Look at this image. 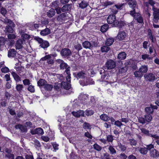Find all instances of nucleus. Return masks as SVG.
<instances>
[{"mask_svg": "<svg viewBox=\"0 0 159 159\" xmlns=\"http://www.w3.org/2000/svg\"><path fill=\"white\" fill-rule=\"evenodd\" d=\"M145 111L147 114L150 115V114L153 113V108L151 106L150 107H147L145 108Z\"/></svg>", "mask_w": 159, "mask_h": 159, "instance_id": "nucleus-32", "label": "nucleus"}, {"mask_svg": "<svg viewBox=\"0 0 159 159\" xmlns=\"http://www.w3.org/2000/svg\"><path fill=\"white\" fill-rule=\"evenodd\" d=\"M65 72L66 73L67 75L66 77V79L68 82H70L71 78L70 75V70H65Z\"/></svg>", "mask_w": 159, "mask_h": 159, "instance_id": "nucleus-42", "label": "nucleus"}, {"mask_svg": "<svg viewBox=\"0 0 159 159\" xmlns=\"http://www.w3.org/2000/svg\"><path fill=\"white\" fill-rule=\"evenodd\" d=\"M118 147L121 151L123 152L125 151L126 149V147L124 145H122L120 143H118Z\"/></svg>", "mask_w": 159, "mask_h": 159, "instance_id": "nucleus-43", "label": "nucleus"}, {"mask_svg": "<svg viewBox=\"0 0 159 159\" xmlns=\"http://www.w3.org/2000/svg\"><path fill=\"white\" fill-rule=\"evenodd\" d=\"M23 86L22 84H18L16 85V89L17 91L20 92L22 90Z\"/></svg>", "mask_w": 159, "mask_h": 159, "instance_id": "nucleus-50", "label": "nucleus"}, {"mask_svg": "<svg viewBox=\"0 0 159 159\" xmlns=\"http://www.w3.org/2000/svg\"><path fill=\"white\" fill-rule=\"evenodd\" d=\"M129 7L132 9L131 11H135L136 9L138 8L137 2L135 0H129L127 2Z\"/></svg>", "mask_w": 159, "mask_h": 159, "instance_id": "nucleus-5", "label": "nucleus"}, {"mask_svg": "<svg viewBox=\"0 0 159 159\" xmlns=\"http://www.w3.org/2000/svg\"><path fill=\"white\" fill-rule=\"evenodd\" d=\"M138 121L142 124H144L145 123L146 120L145 118L143 117H140L138 119Z\"/></svg>", "mask_w": 159, "mask_h": 159, "instance_id": "nucleus-63", "label": "nucleus"}, {"mask_svg": "<svg viewBox=\"0 0 159 159\" xmlns=\"http://www.w3.org/2000/svg\"><path fill=\"white\" fill-rule=\"evenodd\" d=\"M60 53L62 57H66L71 55V52L69 49L65 48L61 49Z\"/></svg>", "mask_w": 159, "mask_h": 159, "instance_id": "nucleus-4", "label": "nucleus"}, {"mask_svg": "<svg viewBox=\"0 0 159 159\" xmlns=\"http://www.w3.org/2000/svg\"><path fill=\"white\" fill-rule=\"evenodd\" d=\"M142 58L143 59L145 60L146 59L148 60H150L152 58L149 57V55L147 54H145L142 56Z\"/></svg>", "mask_w": 159, "mask_h": 159, "instance_id": "nucleus-58", "label": "nucleus"}, {"mask_svg": "<svg viewBox=\"0 0 159 159\" xmlns=\"http://www.w3.org/2000/svg\"><path fill=\"white\" fill-rule=\"evenodd\" d=\"M71 5L69 4H67L64 5L61 8V11L63 12L70 11L71 9Z\"/></svg>", "mask_w": 159, "mask_h": 159, "instance_id": "nucleus-15", "label": "nucleus"}, {"mask_svg": "<svg viewBox=\"0 0 159 159\" xmlns=\"http://www.w3.org/2000/svg\"><path fill=\"white\" fill-rule=\"evenodd\" d=\"M6 41V39L4 37L2 36L0 37V46L1 45H4Z\"/></svg>", "mask_w": 159, "mask_h": 159, "instance_id": "nucleus-52", "label": "nucleus"}, {"mask_svg": "<svg viewBox=\"0 0 159 159\" xmlns=\"http://www.w3.org/2000/svg\"><path fill=\"white\" fill-rule=\"evenodd\" d=\"M14 25H13L12 26L14 27ZM11 25V26L7 25L6 26L5 31V32H8L10 33H12L13 32V30L11 27L12 26Z\"/></svg>", "mask_w": 159, "mask_h": 159, "instance_id": "nucleus-28", "label": "nucleus"}, {"mask_svg": "<svg viewBox=\"0 0 159 159\" xmlns=\"http://www.w3.org/2000/svg\"><path fill=\"white\" fill-rule=\"evenodd\" d=\"M60 67L61 69H62L69 70L70 68L69 66L64 62L61 65H60Z\"/></svg>", "mask_w": 159, "mask_h": 159, "instance_id": "nucleus-30", "label": "nucleus"}, {"mask_svg": "<svg viewBox=\"0 0 159 159\" xmlns=\"http://www.w3.org/2000/svg\"><path fill=\"white\" fill-rule=\"evenodd\" d=\"M55 10L53 8H51L47 12V15L48 17L51 18L55 15Z\"/></svg>", "mask_w": 159, "mask_h": 159, "instance_id": "nucleus-20", "label": "nucleus"}, {"mask_svg": "<svg viewBox=\"0 0 159 159\" xmlns=\"http://www.w3.org/2000/svg\"><path fill=\"white\" fill-rule=\"evenodd\" d=\"M136 149H138V151L141 154L145 155L148 152V149L146 148V147H138Z\"/></svg>", "mask_w": 159, "mask_h": 159, "instance_id": "nucleus-18", "label": "nucleus"}, {"mask_svg": "<svg viewBox=\"0 0 159 159\" xmlns=\"http://www.w3.org/2000/svg\"><path fill=\"white\" fill-rule=\"evenodd\" d=\"M129 141L130 144L132 146H136L137 144V142L136 140L133 139H129Z\"/></svg>", "mask_w": 159, "mask_h": 159, "instance_id": "nucleus-41", "label": "nucleus"}, {"mask_svg": "<svg viewBox=\"0 0 159 159\" xmlns=\"http://www.w3.org/2000/svg\"><path fill=\"white\" fill-rule=\"evenodd\" d=\"M34 134L42 135L44 134V132L41 128H38L35 129Z\"/></svg>", "mask_w": 159, "mask_h": 159, "instance_id": "nucleus-27", "label": "nucleus"}, {"mask_svg": "<svg viewBox=\"0 0 159 159\" xmlns=\"http://www.w3.org/2000/svg\"><path fill=\"white\" fill-rule=\"evenodd\" d=\"M88 74L86 72L81 71L77 73H74L73 74L77 79H83L82 80L80 81V83L81 85L84 86L89 84H93L94 83L93 81L91 82L90 80L87 78Z\"/></svg>", "mask_w": 159, "mask_h": 159, "instance_id": "nucleus-1", "label": "nucleus"}, {"mask_svg": "<svg viewBox=\"0 0 159 159\" xmlns=\"http://www.w3.org/2000/svg\"><path fill=\"white\" fill-rule=\"evenodd\" d=\"M52 145L54 149L53 151L56 152V150L59 149V145L56 143H52Z\"/></svg>", "mask_w": 159, "mask_h": 159, "instance_id": "nucleus-53", "label": "nucleus"}, {"mask_svg": "<svg viewBox=\"0 0 159 159\" xmlns=\"http://www.w3.org/2000/svg\"><path fill=\"white\" fill-rule=\"evenodd\" d=\"M109 49L110 48L106 46H103L101 48V50L102 52H107Z\"/></svg>", "mask_w": 159, "mask_h": 159, "instance_id": "nucleus-47", "label": "nucleus"}, {"mask_svg": "<svg viewBox=\"0 0 159 159\" xmlns=\"http://www.w3.org/2000/svg\"><path fill=\"white\" fill-rule=\"evenodd\" d=\"M107 140V142L112 143L114 139L113 136L111 135H106Z\"/></svg>", "mask_w": 159, "mask_h": 159, "instance_id": "nucleus-38", "label": "nucleus"}, {"mask_svg": "<svg viewBox=\"0 0 159 159\" xmlns=\"http://www.w3.org/2000/svg\"><path fill=\"white\" fill-rule=\"evenodd\" d=\"M150 155L151 156L153 157H157L159 156V152L157 150L153 149L151 150L150 151Z\"/></svg>", "mask_w": 159, "mask_h": 159, "instance_id": "nucleus-16", "label": "nucleus"}, {"mask_svg": "<svg viewBox=\"0 0 159 159\" xmlns=\"http://www.w3.org/2000/svg\"><path fill=\"white\" fill-rule=\"evenodd\" d=\"M41 138L43 141L45 142H47L49 140V138L47 136H42Z\"/></svg>", "mask_w": 159, "mask_h": 159, "instance_id": "nucleus-64", "label": "nucleus"}, {"mask_svg": "<svg viewBox=\"0 0 159 159\" xmlns=\"http://www.w3.org/2000/svg\"><path fill=\"white\" fill-rule=\"evenodd\" d=\"M126 54L125 52H120L118 55L117 58L118 59L120 60L125 59L126 57Z\"/></svg>", "mask_w": 159, "mask_h": 159, "instance_id": "nucleus-22", "label": "nucleus"}, {"mask_svg": "<svg viewBox=\"0 0 159 159\" xmlns=\"http://www.w3.org/2000/svg\"><path fill=\"white\" fill-rule=\"evenodd\" d=\"M50 33V30L48 28H46L45 29L42 30L40 32L41 35L45 36L48 34Z\"/></svg>", "mask_w": 159, "mask_h": 159, "instance_id": "nucleus-24", "label": "nucleus"}, {"mask_svg": "<svg viewBox=\"0 0 159 159\" xmlns=\"http://www.w3.org/2000/svg\"><path fill=\"white\" fill-rule=\"evenodd\" d=\"M93 111L91 110H86L85 114L87 116L92 115L93 114Z\"/></svg>", "mask_w": 159, "mask_h": 159, "instance_id": "nucleus-62", "label": "nucleus"}, {"mask_svg": "<svg viewBox=\"0 0 159 159\" xmlns=\"http://www.w3.org/2000/svg\"><path fill=\"white\" fill-rule=\"evenodd\" d=\"M49 46V42L46 41H43L40 45V47L44 49L47 48Z\"/></svg>", "mask_w": 159, "mask_h": 159, "instance_id": "nucleus-26", "label": "nucleus"}, {"mask_svg": "<svg viewBox=\"0 0 159 159\" xmlns=\"http://www.w3.org/2000/svg\"><path fill=\"white\" fill-rule=\"evenodd\" d=\"M145 79L149 81L154 80L155 79L154 75L152 73L146 74L144 75Z\"/></svg>", "mask_w": 159, "mask_h": 159, "instance_id": "nucleus-8", "label": "nucleus"}, {"mask_svg": "<svg viewBox=\"0 0 159 159\" xmlns=\"http://www.w3.org/2000/svg\"><path fill=\"white\" fill-rule=\"evenodd\" d=\"M59 2L58 1H55L52 2L51 4V6L54 8H57L58 7Z\"/></svg>", "mask_w": 159, "mask_h": 159, "instance_id": "nucleus-46", "label": "nucleus"}, {"mask_svg": "<svg viewBox=\"0 0 159 159\" xmlns=\"http://www.w3.org/2000/svg\"><path fill=\"white\" fill-rule=\"evenodd\" d=\"M114 124L117 127H119V128H120L121 126L123 125L122 123L119 120H117L115 121V122Z\"/></svg>", "mask_w": 159, "mask_h": 159, "instance_id": "nucleus-61", "label": "nucleus"}, {"mask_svg": "<svg viewBox=\"0 0 159 159\" xmlns=\"http://www.w3.org/2000/svg\"><path fill=\"white\" fill-rule=\"evenodd\" d=\"M152 10L153 11V21L155 23H157L158 20L159 18V9L155 8L153 7Z\"/></svg>", "mask_w": 159, "mask_h": 159, "instance_id": "nucleus-3", "label": "nucleus"}, {"mask_svg": "<svg viewBox=\"0 0 159 159\" xmlns=\"http://www.w3.org/2000/svg\"><path fill=\"white\" fill-rule=\"evenodd\" d=\"M47 83L46 81L44 79H41L38 82V85L39 86H44Z\"/></svg>", "mask_w": 159, "mask_h": 159, "instance_id": "nucleus-34", "label": "nucleus"}, {"mask_svg": "<svg viewBox=\"0 0 159 159\" xmlns=\"http://www.w3.org/2000/svg\"><path fill=\"white\" fill-rule=\"evenodd\" d=\"M11 74L16 82H18L21 80L20 78L16 73L12 72Z\"/></svg>", "mask_w": 159, "mask_h": 159, "instance_id": "nucleus-31", "label": "nucleus"}, {"mask_svg": "<svg viewBox=\"0 0 159 159\" xmlns=\"http://www.w3.org/2000/svg\"><path fill=\"white\" fill-rule=\"evenodd\" d=\"M126 37L125 32L123 31H120L117 34L116 38L120 40H124Z\"/></svg>", "mask_w": 159, "mask_h": 159, "instance_id": "nucleus-10", "label": "nucleus"}, {"mask_svg": "<svg viewBox=\"0 0 159 159\" xmlns=\"http://www.w3.org/2000/svg\"><path fill=\"white\" fill-rule=\"evenodd\" d=\"M146 121L148 122H150L152 119V116L149 114H146L144 116Z\"/></svg>", "mask_w": 159, "mask_h": 159, "instance_id": "nucleus-40", "label": "nucleus"}, {"mask_svg": "<svg viewBox=\"0 0 159 159\" xmlns=\"http://www.w3.org/2000/svg\"><path fill=\"white\" fill-rule=\"evenodd\" d=\"M17 52L14 49H10L8 52V56L9 57H16Z\"/></svg>", "mask_w": 159, "mask_h": 159, "instance_id": "nucleus-11", "label": "nucleus"}, {"mask_svg": "<svg viewBox=\"0 0 159 159\" xmlns=\"http://www.w3.org/2000/svg\"><path fill=\"white\" fill-rule=\"evenodd\" d=\"M141 130L143 134L149 136L151 135V134L149 133V131L147 129L144 128H142L141 129Z\"/></svg>", "mask_w": 159, "mask_h": 159, "instance_id": "nucleus-48", "label": "nucleus"}, {"mask_svg": "<svg viewBox=\"0 0 159 159\" xmlns=\"http://www.w3.org/2000/svg\"><path fill=\"white\" fill-rule=\"evenodd\" d=\"M15 128L16 129H19L21 131L23 132H26L27 131L26 127L20 124L16 125Z\"/></svg>", "mask_w": 159, "mask_h": 159, "instance_id": "nucleus-17", "label": "nucleus"}, {"mask_svg": "<svg viewBox=\"0 0 159 159\" xmlns=\"http://www.w3.org/2000/svg\"><path fill=\"white\" fill-rule=\"evenodd\" d=\"M4 22L6 24H8L9 25H11L12 26H13V25H14L11 20L7 18L4 19Z\"/></svg>", "mask_w": 159, "mask_h": 159, "instance_id": "nucleus-56", "label": "nucleus"}, {"mask_svg": "<svg viewBox=\"0 0 159 159\" xmlns=\"http://www.w3.org/2000/svg\"><path fill=\"white\" fill-rule=\"evenodd\" d=\"M93 148L98 151H100L102 149V148L97 143H95L93 145Z\"/></svg>", "mask_w": 159, "mask_h": 159, "instance_id": "nucleus-44", "label": "nucleus"}, {"mask_svg": "<svg viewBox=\"0 0 159 159\" xmlns=\"http://www.w3.org/2000/svg\"><path fill=\"white\" fill-rule=\"evenodd\" d=\"M116 20V16L114 15H110L108 17L107 21L109 24H113V25L115 26V22Z\"/></svg>", "mask_w": 159, "mask_h": 159, "instance_id": "nucleus-9", "label": "nucleus"}, {"mask_svg": "<svg viewBox=\"0 0 159 159\" xmlns=\"http://www.w3.org/2000/svg\"><path fill=\"white\" fill-rule=\"evenodd\" d=\"M130 14L133 17L135 20H136L138 23H142L143 22V19L140 14L139 12H136L134 10L130 11Z\"/></svg>", "mask_w": 159, "mask_h": 159, "instance_id": "nucleus-2", "label": "nucleus"}, {"mask_svg": "<svg viewBox=\"0 0 159 159\" xmlns=\"http://www.w3.org/2000/svg\"><path fill=\"white\" fill-rule=\"evenodd\" d=\"M34 144L37 149H39L41 146L40 142L37 139L34 141Z\"/></svg>", "mask_w": 159, "mask_h": 159, "instance_id": "nucleus-39", "label": "nucleus"}, {"mask_svg": "<svg viewBox=\"0 0 159 159\" xmlns=\"http://www.w3.org/2000/svg\"><path fill=\"white\" fill-rule=\"evenodd\" d=\"M51 55H46L45 57H42L40 60L41 61H44L46 60H48V59H50L51 58Z\"/></svg>", "mask_w": 159, "mask_h": 159, "instance_id": "nucleus-54", "label": "nucleus"}, {"mask_svg": "<svg viewBox=\"0 0 159 159\" xmlns=\"http://www.w3.org/2000/svg\"><path fill=\"white\" fill-rule=\"evenodd\" d=\"M69 82L63 81L61 84V87L66 90H69L71 87L70 84Z\"/></svg>", "mask_w": 159, "mask_h": 159, "instance_id": "nucleus-13", "label": "nucleus"}, {"mask_svg": "<svg viewBox=\"0 0 159 159\" xmlns=\"http://www.w3.org/2000/svg\"><path fill=\"white\" fill-rule=\"evenodd\" d=\"M114 39L112 38H109L107 39L106 41V44L107 46H111L114 42Z\"/></svg>", "mask_w": 159, "mask_h": 159, "instance_id": "nucleus-29", "label": "nucleus"}, {"mask_svg": "<svg viewBox=\"0 0 159 159\" xmlns=\"http://www.w3.org/2000/svg\"><path fill=\"white\" fill-rule=\"evenodd\" d=\"M146 148L148 149V151L149 150L150 151L151 150L154 149V145L152 144L146 145Z\"/></svg>", "mask_w": 159, "mask_h": 159, "instance_id": "nucleus-60", "label": "nucleus"}, {"mask_svg": "<svg viewBox=\"0 0 159 159\" xmlns=\"http://www.w3.org/2000/svg\"><path fill=\"white\" fill-rule=\"evenodd\" d=\"M45 89L48 91L51 90L53 88V86L52 84H46L44 86Z\"/></svg>", "mask_w": 159, "mask_h": 159, "instance_id": "nucleus-45", "label": "nucleus"}, {"mask_svg": "<svg viewBox=\"0 0 159 159\" xmlns=\"http://www.w3.org/2000/svg\"><path fill=\"white\" fill-rule=\"evenodd\" d=\"M74 47L75 48L78 52L82 48L81 45L79 43H78L77 44L75 45Z\"/></svg>", "mask_w": 159, "mask_h": 159, "instance_id": "nucleus-51", "label": "nucleus"}, {"mask_svg": "<svg viewBox=\"0 0 159 159\" xmlns=\"http://www.w3.org/2000/svg\"><path fill=\"white\" fill-rule=\"evenodd\" d=\"M27 89L31 93H34L35 91L34 87L31 85H30L29 86Z\"/></svg>", "mask_w": 159, "mask_h": 159, "instance_id": "nucleus-55", "label": "nucleus"}, {"mask_svg": "<svg viewBox=\"0 0 159 159\" xmlns=\"http://www.w3.org/2000/svg\"><path fill=\"white\" fill-rule=\"evenodd\" d=\"M103 159H111L110 156L109 154L107 153H105L103 155Z\"/></svg>", "mask_w": 159, "mask_h": 159, "instance_id": "nucleus-57", "label": "nucleus"}, {"mask_svg": "<svg viewBox=\"0 0 159 159\" xmlns=\"http://www.w3.org/2000/svg\"><path fill=\"white\" fill-rule=\"evenodd\" d=\"M83 127L84 129H90L91 128V126L89 123L85 122L83 125Z\"/></svg>", "mask_w": 159, "mask_h": 159, "instance_id": "nucleus-49", "label": "nucleus"}, {"mask_svg": "<svg viewBox=\"0 0 159 159\" xmlns=\"http://www.w3.org/2000/svg\"><path fill=\"white\" fill-rule=\"evenodd\" d=\"M100 73L101 75L102 78L104 79L107 75L108 72L105 70H100Z\"/></svg>", "mask_w": 159, "mask_h": 159, "instance_id": "nucleus-35", "label": "nucleus"}, {"mask_svg": "<svg viewBox=\"0 0 159 159\" xmlns=\"http://www.w3.org/2000/svg\"><path fill=\"white\" fill-rule=\"evenodd\" d=\"M106 67L108 69H113L116 67V63L115 62L112 60L108 61L105 65Z\"/></svg>", "mask_w": 159, "mask_h": 159, "instance_id": "nucleus-6", "label": "nucleus"}, {"mask_svg": "<svg viewBox=\"0 0 159 159\" xmlns=\"http://www.w3.org/2000/svg\"><path fill=\"white\" fill-rule=\"evenodd\" d=\"M83 47L85 48H91L92 47L91 43L88 41H85L82 43Z\"/></svg>", "mask_w": 159, "mask_h": 159, "instance_id": "nucleus-21", "label": "nucleus"}, {"mask_svg": "<svg viewBox=\"0 0 159 159\" xmlns=\"http://www.w3.org/2000/svg\"><path fill=\"white\" fill-rule=\"evenodd\" d=\"M125 24V22L122 21H119L117 20H116L115 22V26H117L121 28L124 26Z\"/></svg>", "mask_w": 159, "mask_h": 159, "instance_id": "nucleus-23", "label": "nucleus"}, {"mask_svg": "<svg viewBox=\"0 0 159 159\" xmlns=\"http://www.w3.org/2000/svg\"><path fill=\"white\" fill-rule=\"evenodd\" d=\"M72 114L74 116L79 117L80 116H84V111L83 110H79L77 111H73Z\"/></svg>", "mask_w": 159, "mask_h": 159, "instance_id": "nucleus-12", "label": "nucleus"}, {"mask_svg": "<svg viewBox=\"0 0 159 159\" xmlns=\"http://www.w3.org/2000/svg\"><path fill=\"white\" fill-rule=\"evenodd\" d=\"M147 70H138L134 72V74L136 77H141L143 75V73H145Z\"/></svg>", "mask_w": 159, "mask_h": 159, "instance_id": "nucleus-14", "label": "nucleus"}, {"mask_svg": "<svg viewBox=\"0 0 159 159\" xmlns=\"http://www.w3.org/2000/svg\"><path fill=\"white\" fill-rule=\"evenodd\" d=\"M88 5V3L87 2L83 0L80 3H79V7L81 9H84L86 8Z\"/></svg>", "mask_w": 159, "mask_h": 159, "instance_id": "nucleus-19", "label": "nucleus"}, {"mask_svg": "<svg viewBox=\"0 0 159 159\" xmlns=\"http://www.w3.org/2000/svg\"><path fill=\"white\" fill-rule=\"evenodd\" d=\"M66 17V14L64 13L58 15L57 18L58 21H62Z\"/></svg>", "mask_w": 159, "mask_h": 159, "instance_id": "nucleus-36", "label": "nucleus"}, {"mask_svg": "<svg viewBox=\"0 0 159 159\" xmlns=\"http://www.w3.org/2000/svg\"><path fill=\"white\" fill-rule=\"evenodd\" d=\"M108 29V25L107 24H105L102 26L100 29V31L102 32H106Z\"/></svg>", "mask_w": 159, "mask_h": 159, "instance_id": "nucleus-33", "label": "nucleus"}, {"mask_svg": "<svg viewBox=\"0 0 159 159\" xmlns=\"http://www.w3.org/2000/svg\"><path fill=\"white\" fill-rule=\"evenodd\" d=\"M100 118L101 119L105 121H107L110 120V117L107 115L105 114L101 115L100 116Z\"/></svg>", "mask_w": 159, "mask_h": 159, "instance_id": "nucleus-25", "label": "nucleus"}, {"mask_svg": "<svg viewBox=\"0 0 159 159\" xmlns=\"http://www.w3.org/2000/svg\"><path fill=\"white\" fill-rule=\"evenodd\" d=\"M108 150L110 151V153L111 154H114L116 153V151L113 148V146L110 145L108 148Z\"/></svg>", "mask_w": 159, "mask_h": 159, "instance_id": "nucleus-37", "label": "nucleus"}, {"mask_svg": "<svg viewBox=\"0 0 159 159\" xmlns=\"http://www.w3.org/2000/svg\"><path fill=\"white\" fill-rule=\"evenodd\" d=\"M25 43V41L23 39H20L17 40L16 44L15 47L16 49H20L23 48V45Z\"/></svg>", "mask_w": 159, "mask_h": 159, "instance_id": "nucleus-7", "label": "nucleus"}, {"mask_svg": "<svg viewBox=\"0 0 159 159\" xmlns=\"http://www.w3.org/2000/svg\"><path fill=\"white\" fill-rule=\"evenodd\" d=\"M15 69H18L19 70L23 69L22 67H21V62H20L16 63V64H15Z\"/></svg>", "mask_w": 159, "mask_h": 159, "instance_id": "nucleus-59", "label": "nucleus"}]
</instances>
